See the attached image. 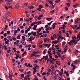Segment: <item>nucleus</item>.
<instances>
[{
	"instance_id": "nucleus-5",
	"label": "nucleus",
	"mask_w": 80,
	"mask_h": 80,
	"mask_svg": "<svg viewBox=\"0 0 80 80\" xmlns=\"http://www.w3.org/2000/svg\"><path fill=\"white\" fill-rule=\"evenodd\" d=\"M80 22V18L77 19L76 21H75V22L76 23H79V22Z\"/></svg>"
},
{
	"instance_id": "nucleus-32",
	"label": "nucleus",
	"mask_w": 80,
	"mask_h": 80,
	"mask_svg": "<svg viewBox=\"0 0 80 80\" xmlns=\"http://www.w3.org/2000/svg\"><path fill=\"white\" fill-rule=\"evenodd\" d=\"M37 32H34V33L33 34V35H34V36H35V37H37Z\"/></svg>"
},
{
	"instance_id": "nucleus-41",
	"label": "nucleus",
	"mask_w": 80,
	"mask_h": 80,
	"mask_svg": "<svg viewBox=\"0 0 80 80\" xmlns=\"http://www.w3.org/2000/svg\"><path fill=\"white\" fill-rule=\"evenodd\" d=\"M45 5V6L46 7H49L47 3H46Z\"/></svg>"
},
{
	"instance_id": "nucleus-31",
	"label": "nucleus",
	"mask_w": 80,
	"mask_h": 80,
	"mask_svg": "<svg viewBox=\"0 0 80 80\" xmlns=\"http://www.w3.org/2000/svg\"><path fill=\"white\" fill-rule=\"evenodd\" d=\"M26 44H27V43L25 42H24L22 43V45H26Z\"/></svg>"
},
{
	"instance_id": "nucleus-62",
	"label": "nucleus",
	"mask_w": 80,
	"mask_h": 80,
	"mask_svg": "<svg viewBox=\"0 0 80 80\" xmlns=\"http://www.w3.org/2000/svg\"><path fill=\"white\" fill-rule=\"evenodd\" d=\"M5 8L6 9V10H8V7H7V6L6 5H5Z\"/></svg>"
},
{
	"instance_id": "nucleus-53",
	"label": "nucleus",
	"mask_w": 80,
	"mask_h": 80,
	"mask_svg": "<svg viewBox=\"0 0 80 80\" xmlns=\"http://www.w3.org/2000/svg\"><path fill=\"white\" fill-rule=\"evenodd\" d=\"M39 47L40 48H42V47H43V45H39Z\"/></svg>"
},
{
	"instance_id": "nucleus-45",
	"label": "nucleus",
	"mask_w": 80,
	"mask_h": 80,
	"mask_svg": "<svg viewBox=\"0 0 80 80\" xmlns=\"http://www.w3.org/2000/svg\"><path fill=\"white\" fill-rule=\"evenodd\" d=\"M3 69L4 70H7V67H4L3 68Z\"/></svg>"
},
{
	"instance_id": "nucleus-28",
	"label": "nucleus",
	"mask_w": 80,
	"mask_h": 80,
	"mask_svg": "<svg viewBox=\"0 0 80 80\" xmlns=\"http://www.w3.org/2000/svg\"><path fill=\"white\" fill-rule=\"evenodd\" d=\"M4 47H5V50H7L8 49H7V46H4Z\"/></svg>"
},
{
	"instance_id": "nucleus-60",
	"label": "nucleus",
	"mask_w": 80,
	"mask_h": 80,
	"mask_svg": "<svg viewBox=\"0 0 80 80\" xmlns=\"http://www.w3.org/2000/svg\"><path fill=\"white\" fill-rule=\"evenodd\" d=\"M54 68H55V67L53 66L52 68H51V69L52 70H53V69H54Z\"/></svg>"
},
{
	"instance_id": "nucleus-49",
	"label": "nucleus",
	"mask_w": 80,
	"mask_h": 80,
	"mask_svg": "<svg viewBox=\"0 0 80 80\" xmlns=\"http://www.w3.org/2000/svg\"><path fill=\"white\" fill-rule=\"evenodd\" d=\"M66 35H67V37H70V36H69V35H68V33H66Z\"/></svg>"
},
{
	"instance_id": "nucleus-14",
	"label": "nucleus",
	"mask_w": 80,
	"mask_h": 80,
	"mask_svg": "<svg viewBox=\"0 0 80 80\" xmlns=\"http://www.w3.org/2000/svg\"><path fill=\"white\" fill-rule=\"evenodd\" d=\"M77 27V25H75L73 26V27H72V28H73V29H75Z\"/></svg>"
},
{
	"instance_id": "nucleus-10",
	"label": "nucleus",
	"mask_w": 80,
	"mask_h": 80,
	"mask_svg": "<svg viewBox=\"0 0 80 80\" xmlns=\"http://www.w3.org/2000/svg\"><path fill=\"white\" fill-rule=\"evenodd\" d=\"M20 37H21V34H19V35L17 37V38L18 39V40H19V39H20Z\"/></svg>"
},
{
	"instance_id": "nucleus-38",
	"label": "nucleus",
	"mask_w": 80,
	"mask_h": 80,
	"mask_svg": "<svg viewBox=\"0 0 80 80\" xmlns=\"http://www.w3.org/2000/svg\"><path fill=\"white\" fill-rule=\"evenodd\" d=\"M65 58V57L64 55L63 56L61 57V58H62V59H64V58Z\"/></svg>"
},
{
	"instance_id": "nucleus-35",
	"label": "nucleus",
	"mask_w": 80,
	"mask_h": 80,
	"mask_svg": "<svg viewBox=\"0 0 80 80\" xmlns=\"http://www.w3.org/2000/svg\"><path fill=\"white\" fill-rule=\"evenodd\" d=\"M39 24H41L42 23V21H38V25H39Z\"/></svg>"
},
{
	"instance_id": "nucleus-4",
	"label": "nucleus",
	"mask_w": 80,
	"mask_h": 80,
	"mask_svg": "<svg viewBox=\"0 0 80 80\" xmlns=\"http://www.w3.org/2000/svg\"><path fill=\"white\" fill-rule=\"evenodd\" d=\"M9 74L10 75H11V76H10L11 77H13V73L12 72V71H10L9 72Z\"/></svg>"
},
{
	"instance_id": "nucleus-52",
	"label": "nucleus",
	"mask_w": 80,
	"mask_h": 80,
	"mask_svg": "<svg viewBox=\"0 0 80 80\" xmlns=\"http://www.w3.org/2000/svg\"><path fill=\"white\" fill-rule=\"evenodd\" d=\"M38 22H34L33 23L35 25V24H37V23L38 24Z\"/></svg>"
},
{
	"instance_id": "nucleus-37",
	"label": "nucleus",
	"mask_w": 80,
	"mask_h": 80,
	"mask_svg": "<svg viewBox=\"0 0 80 80\" xmlns=\"http://www.w3.org/2000/svg\"><path fill=\"white\" fill-rule=\"evenodd\" d=\"M51 40H54L55 39V38H53L52 36H51Z\"/></svg>"
},
{
	"instance_id": "nucleus-23",
	"label": "nucleus",
	"mask_w": 80,
	"mask_h": 80,
	"mask_svg": "<svg viewBox=\"0 0 80 80\" xmlns=\"http://www.w3.org/2000/svg\"><path fill=\"white\" fill-rule=\"evenodd\" d=\"M7 15H8L9 17H11V13L8 12L7 13Z\"/></svg>"
},
{
	"instance_id": "nucleus-21",
	"label": "nucleus",
	"mask_w": 80,
	"mask_h": 80,
	"mask_svg": "<svg viewBox=\"0 0 80 80\" xmlns=\"http://www.w3.org/2000/svg\"><path fill=\"white\" fill-rule=\"evenodd\" d=\"M80 33L78 34V35L77 36V38H79V39H80Z\"/></svg>"
},
{
	"instance_id": "nucleus-25",
	"label": "nucleus",
	"mask_w": 80,
	"mask_h": 80,
	"mask_svg": "<svg viewBox=\"0 0 80 80\" xmlns=\"http://www.w3.org/2000/svg\"><path fill=\"white\" fill-rule=\"evenodd\" d=\"M46 75V72H42V75Z\"/></svg>"
},
{
	"instance_id": "nucleus-11",
	"label": "nucleus",
	"mask_w": 80,
	"mask_h": 80,
	"mask_svg": "<svg viewBox=\"0 0 80 80\" xmlns=\"http://www.w3.org/2000/svg\"><path fill=\"white\" fill-rule=\"evenodd\" d=\"M52 18H47V20L48 21H50V20H52Z\"/></svg>"
},
{
	"instance_id": "nucleus-36",
	"label": "nucleus",
	"mask_w": 80,
	"mask_h": 80,
	"mask_svg": "<svg viewBox=\"0 0 80 80\" xmlns=\"http://www.w3.org/2000/svg\"><path fill=\"white\" fill-rule=\"evenodd\" d=\"M28 78H27V76H25L24 79V80H28Z\"/></svg>"
},
{
	"instance_id": "nucleus-56",
	"label": "nucleus",
	"mask_w": 80,
	"mask_h": 80,
	"mask_svg": "<svg viewBox=\"0 0 80 80\" xmlns=\"http://www.w3.org/2000/svg\"><path fill=\"white\" fill-rule=\"evenodd\" d=\"M7 17H5L3 18V20H7Z\"/></svg>"
},
{
	"instance_id": "nucleus-51",
	"label": "nucleus",
	"mask_w": 80,
	"mask_h": 80,
	"mask_svg": "<svg viewBox=\"0 0 80 80\" xmlns=\"http://www.w3.org/2000/svg\"><path fill=\"white\" fill-rule=\"evenodd\" d=\"M34 63H38V61L35 60L34 61Z\"/></svg>"
},
{
	"instance_id": "nucleus-26",
	"label": "nucleus",
	"mask_w": 80,
	"mask_h": 80,
	"mask_svg": "<svg viewBox=\"0 0 80 80\" xmlns=\"http://www.w3.org/2000/svg\"><path fill=\"white\" fill-rule=\"evenodd\" d=\"M48 72H52V69H48Z\"/></svg>"
},
{
	"instance_id": "nucleus-17",
	"label": "nucleus",
	"mask_w": 80,
	"mask_h": 80,
	"mask_svg": "<svg viewBox=\"0 0 80 80\" xmlns=\"http://www.w3.org/2000/svg\"><path fill=\"white\" fill-rule=\"evenodd\" d=\"M78 51L77 50H76L74 52V53L76 54V55H77L78 53Z\"/></svg>"
},
{
	"instance_id": "nucleus-61",
	"label": "nucleus",
	"mask_w": 80,
	"mask_h": 80,
	"mask_svg": "<svg viewBox=\"0 0 80 80\" xmlns=\"http://www.w3.org/2000/svg\"><path fill=\"white\" fill-rule=\"evenodd\" d=\"M17 25H18V26H20V25H21V23H19V22H18Z\"/></svg>"
},
{
	"instance_id": "nucleus-8",
	"label": "nucleus",
	"mask_w": 80,
	"mask_h": 80,
	"mask_svg": "<svg viewBox=\"0 0 80 80\" xmlns=\"http://www.w3.org/2000/svg\"><path fill=\"white\" fill-rule=\"evenodd\" d=\"M53 22V21H52L48 23V25H49V26H50V25H51V24H52V22Z\"/></svg>"
},
{
	"instance_id": "nucleus-27",
	"label": "nucleus",
	"mask_w": 80,
	"mask_h": 80,
	"mask_svg": "<svg viewBox=\"0 0 80 80\" xmlns=\"http://www.w3.org/2000/svg\"><path fill=\"white\" fill-rule=\"evenodd\" d=\"M19 71H20V72H23V70H23V69H19Z\"/></svg>"
},
{
	"instance_id": "nucleus-57",
	"label": "nucleus",
	"mask_w": 80,
	"mask_h": 80,
	"mask_svg": "<svg viewBox=\"0 0 80 80\" xmlns=\"http://www.w3.org/2000/svg\"><path fill=\"white\" fill-rule=\"evenodd\" d=\"M8 53H9L10 52H11V50L10 49H9L7 51Z\"/></svg>"
},
{
	"instance_id": "nucleus-29",
	"label": "nucleus",
	"mask_w": 80,
	"mask_h": 80,
	"mask_svg": "<svg viewBox=\"0 0 80 80\" xmlns=\"http://www.w3.org/2000/svg\"><path fill=\"white\" fill-rule=\"evenodd\" d=\"M39 8H40V9H41L42 8H43V6H42L41 5H39Z\"/></svg>"
},
{
	"instance_id": "nucleus-63",
	"label": "nucleus",
	"mask_w": 80,
	"mask_h": 80,
	"mask_svg": "<svg viewBox=\"0 0 80 80\" xmlns=\"http://www.w3.org/2000/svg\"><path fill=\"white\" fill-rule=\"evenodd\" d=\"M72 67H73L72 69H73V70H75V66H72Z\"/></svg>"
},
{
	"instance_id": "nucleus-16",
	"label": "nucleus",
	"mask_w": 80,
	"mask_h": 80,
	"mask_svg": "<svg viewBox=\"0 0 80 80\" xmlns=\"http://www.w3.org/2000/svg\"><path fill=\"white\" fill-rule=\"evenodd\" d=\"M44 41L45 43H46V42H47L48 41V39L45 38L44 39Z\"/></svg>"
},
{
	"instance_id": "nucleus-19",
	"label": "nucleus",
	"mask_w": 80,
	"mask_h": 80,
	"mask_svg": "<svg viewBox=\"0 0 80 80\" xmlns=\"http://www.w3.org/2000/svg\"><path fill=\"white\" fill-rule=\"evenodd\" d=\"M24 20L26 21V22H29V21H30V19H28V18H27L26 19H25Z\"/></svg>"
},
{
	"instance_id": "nucleus-42",
	"label": "nucleus",
	"mask_w": 80,
	"mask_h": 80,
	"mask_svg": "<svg viewBox=\"0 0 80 80\" xmlns=\"http://www.w3.org/2000/svg\"><path fill=\"white\" fill-rule=\"evenodd\" d=\"M7 33H5L4 34V36L5 37H6V36H7Z\"/></svg>"
},
{
	"instance_id": "nucleus-15",
	"label": "nucleus",
	"mask_w": 80,
	"mask_h": 80,
	"mask_svg": "<svg viewBox=\"0 0 80 80\" xmlns=\"http://www.w3.org/2000/svg\"><path fill=\"white\" fill-rule=\"evenodd\" d=\"M28 8L30 9H33L34 8V7L32 6H31L28 7Z\"/></svg>"
},
{
	"instance_id": "nucleus-34",
	"label": "nucleus",
	"mask_w": 80,
	"mask_h": 80,
	"mask_svg": "<svg viewBox=\"0 0 80 80\" xmlns=\"http://www.w3.org/2000/svg\"><path fill=\"white\" fill-rule=\"evenodd\" d=\"M37 75H38V77H41L40 74L39 73H37Z\"/></svg>"
},
{
	"instance_id": "nucleus-44",
	"label": "nucleus",
	"mask_w": 80,
	"mask_h": 80,
	"mask_svg": "<svg viewBox=\"0 0 80 80\" xmlns=\"http://www.w3.org/2000/svg\"><path fill=\"white\" fill-rule=\"evenodd\" d=\"M7 33L8 35H9L10 33V31H8Z\"/></svg>"
},
{
	"instance_id": "nucleus-43",
	"label": "nucleus",
	"mask_w": 80,
	"mask_h": 80,
	"mask_svg": "<svg viewBox=\"0 0 80 80\" xmlns=\"http://www.w3.org/2000/svg\"><path fill=\"white\" fill-rule=\"evenodd\" d=\"M34 67H39V66H38L37 64H34Z\"/></svg>"
},
{
	"instance_id": "nucleus-20",
	"label": "nucleus",
	"mask_w": 80,
	"mask_h": 80,
	"mask_svg": "<svg viewBox=\"0 0 80 80\" xmlns=\"http://www.w3.org/2000/svg\"><path fill=\"white\" fill-rule=\"evenodd\" d=\"M48 2L49 3H50L51 5H53V3L52 2L50 1H48Z\"/></svg>"
},
{
	"instance_id": "nucleus-50",
	"label": "nucleus",
	"mask_w": 80,
	"mask_h": 80,
	"mask_svg": "<svg viewBox=\"0 0 80 80\" xmlns=\"http://www.w3.org/2000/svg\"><path fill=\"white\" fill-rule=\"evenodd\" d=\"M37 10H38V11H40V12H41L42 11V10H41V9H40V8H38Z\"/></svg>"
},
{
	"instance_id": "nucleus-1",
	"label": "nucleus",
	"mask_w": 80,
	"mask_h": 80,
	"mask_svg": "<svg viewBox=\"0 0 80 80\" xmlns=\"http://www.w3.org/2000/svg\"><path fill=\"white\" fill-rule=\"evenodd\" d=\"M76 40V39H77V38H76V37L74 36V37H72V40H71L70 42H68V44H69V45H73V44H74V45H76L77 43V40H76Z\"/></svg>"
},
{
	"instance_id": "nucleus-13",
	"label": "nucleus",
	"mask_w": 80,
	"mask_h": 80,
	"mask_svg": "<svg viewBox=\"0 0 80 80\" xmlns=\"http://www.w3.org/2000/svg\"><path fill=\"white\" fill-rule=\"evenodd\" d=\"M56 64H57V65H60V62L58 61H57L56 62Z\"/></svg>"
},
{
	"instance_id": "nucleus-22",
	"label": "nucleus",
	"mask_w": 80,
	"mask_h": 80,
	"mask_svg": "<svg viewBox=\"0 0 80 80\" xmlns=\"http://www.w3.org/2000/svg\"><path fill=\"white\" fill-rule=\"evenodd\" d=\"M66 5H68V7H70V3H66Z\"/></svg>"
},
{
	"instance_id": "nucleus-6",
	"label": "nucleus",
	"mask_w": 80,
	"mask_h": 80,
	"mask_svg": "<svg viewBox=\"0 0 80 80\" xmlns=\"http://www.w3.org/2000/svg\"><path fill=\"white\" fill-rule=\"evenodd\" d=\"M62 80H66V78L65 76H62L61 78Z\"/></svg>"
},
{
	"instance_id": "nucleus-54",
	"label": "nucleus",
	"mask_w": 80,
	"mask_h": 80,
	"mask_svg": "<svg viewBox=\"0 0 80 80\" xmlns=\"http://www.w3.org/2000/svg\"><path fill=\"white\" fill-rule=\"evenodd\" d=\"M52 28H51V27H50V26H49L48 27V29H49L50 30H52Z\"/></svg>"
},
{
	"instance_id": "nucleus-12",
	"label": "nucleus",
	"mask_w": 80,
	"mask_h": 80,
	"mask_svg": "<svg viewBox=\"0 0 80 80\" xmlns=\"http://www.w3.org/2000/svg\"><path fill=\"white\" fill-rule=\"evenodd\" d=\"M52 53H50L49 54V56L50 58H52Z\"/></svg>"
},
{
	"instance_id": "nucleus-55",
	"label": "nucleus",
	"mask_w": 80,
	"mask_h": 80,
	"mask_svg": "<svg viewBox=\"0 0 80 80\" xmlns=\"http://www.w3.org/2000/svg\"><path fill=\"white\" fill-rule=\"evenodd\" d=\"M12 62L13 63H14L15 62V59H12Z\"/></svg>"
},
{
	"instance_id": "nucleus-40",
	"label": "nucleus",
	"mask_w": 80,
	"mask_h": 80,
	"mask_svg": "<svg viewBox=\"0 0 80 80\" xmlns=\"http://www.w3.org/2000/svg\"><path fill=\"white\" fill-rule=\"evenodd\" d=\"M33 38V36H31L30 38H29V40H32V38Z\"/></svg>"
},
{
	"instance_id": "nucleus-18",
	"label": "nucleus",
	"mask_w": 80,
	"mask_h": 80,
	"mask_svg": "<svg viewBox=\"0 0 80 80\" xmlns=\"http://www.w3.org/2000/svg\"><path fill=\"white\" fill-rule=\"evenodd\" d=\"M21 77L22 78H24V75L23 74H20Z\"/></svg>"
},
{
	"instance_id": "nucleus-33",
	"label": "nucleus",
	"mask_w": 80,
	"mask_h": 80,
	"mask_svg": "<svg viewBox=\"0 0 80 80\" xmlns=\"http://www.w3.org/2000/svg\"><path fill=\"white\" fill-rule=\"evenodd\" d=\"M73 7H74V8H77V5H74L73 6Z\"/></svg>"
},
{
	"instance_id": "nucleus-64",
	"label": "nucleus",
	"mask_w": 80,
	"mask_h": 80,
	"mask_svg": "<svg viewBox=\"0 0 80 80\" xmlns=\"http://www.w3.org/2000/svg\"><path fill=\"white\" fill-rule=\"evenodd\" d=\"M12 40H16V38H15V37L13 38Z\"/></svg>"
},
{
	"instance_id": "nucleus-59",
	"label": "nucleus",
	"mask_w": 80,
	"mask_h": 80,
	"mask_svg": "<svg viewBox=\"0 0 80 80\" xmlns=\"http://www.w3.org/2000/svg\"><path fill=\"white\" fill-rule=\"evenodd\" d=\"M73 62L75 63H77V62H78V61H73Z\"/></svg>"
},
{
	"instance_id": "nucleus-39",
	"label": "nucleus",
	"mask_w": 80,
	"mask_h": 80,
	"mask_svg": "<svg viewBox=\"0 0 80 80\" xmlns=\"http://www.w3.org/2000/svg\"><path fill=\"white\" fill-rule=\"evenodd\" d=\"M43 45H45V47H47L48 45V44H43Z\"/></svg>"
},
{
	"instance_id": "nucleus-48",
	"label": "nucleus",
	"mask_w": 80,
	"mask_h": 80,
	"mask_svg": "<svg viewBox=\"0 0 80 80\" xmlns=\"http://www.w3.org/2000/svg\"><path fill=\"white\" fill-rule=\"evenodd\" d=\"M51 45V44L49 43V45L48 46V48H50V46Z\"/></svg>"
},
{
	"instance_id": "nucleus-2",
	"label": "nucleus",
	"mask_w": 80,
	"mask_h": 80,
	"mask_svg": "<svg viewBox=\"0 0 80 80\" xmlns=\"http://www.w3.org/2000/svg\"><path fill=\"white\" fill-rule=\"evenodd\" d=\"M40 52H32V54H31V57H35V54H37V53H39Z\"/></svg>"
},
{
	"instance_id": "nucleus-58",
	"label": "nucleus",
	"mask_w": 80,
	"mask_h": 80,
	"mask_svg": "<svg viewBox=\"0 0 80 80\" xmlns=\"http://www.w3.org/2000/svg\"><path fill=\"white\" fill-rule=\"evenodd\" d=\"M23 18H21L20 19L19 21H23Z\"/></svg>"
},
{
	"instance_id": "nucleus-7",
	"label": "nucleus",
	"mask_w": 80,
	"mask_h": 80,
	"mask_svg": "<svg viewBox=\"0 0 80 80\" xmlns=\"http://www.w3.org/2000/svg\"><path fill=\"white\" fill-rule=\"evenodd\" d=\"M64 73L65 74H66V76H68H68H69V73H68V72L65 71L64 72Z\"/></svg>"
},
{
	"instance_id": "nucleus-3",
	"label": "nucleus",
	"mask_w": 80,
	"mask_h": 80,
	"mask_svg": "<svg viewBox=\"0 0 80 80\" xmlns=\"http://www.w3.org/2000/svg\"><path fill=\"white\" fill-rule=\"evenodd\" d=\"M8 28V26L7 25H5V28H3L2 29L4 31H5V29H7Z\"/></svg>"
},
{
	"instance_id": "nucleus-47",
	"label": "nucleus",
	"mask_w": 80,
	"mask_h": 80,
	"mask_svg": "<svg viewBox=\"0 0 80 80\" xmlns=\"http://www.w3.org/2000/svg\"><path fill=\"white\" fill-rule=\"evenodd\" d=\"M65 9L66 10V11H67V10H68V7H66L65 8Z\"/></svg>"
},
{
	"instance_id": "nucleus-46",
	"label": "nucleus",
	"mask_w": 80,
	"mask_h": 80,
	"mask_svg": "<svg viewBox=\"0 0 80 80\" xmlns=\"http://www.w3.org/2000/svg\"><path fill=\"white\" fill-rule=\"evenodd\" d=\"M19 48H23V46L22 45H20L19 46Z\"/></svg>"
},
{
	"instance_id": "nucleus-9",
	"label": "nucleus",
	"mask_w": 80,
	"mask_h": 80,
	"mask_svg": "<svg viewBox=\"0 0 80 80\" xmlns=\"http://www.w3.org/2000/svg\"><path fill=\"white\" fill-rule=\"evenodd\" d=\"M47 51V50L45 49L44 51L43 52V54H44V55H45V54H46V52Z\"/></svg>"
},
{
	"instance_id": "nucleus-30",
	"label": "nucleus",
	"mask_w": 80,
	"mask_h": 80,
	"mask_svg": "<svg viewBox=\"0 0 80 80\" xmlns=\"http://www.w3.org/2000/svg\"><path fill=\"white\" fill-rule=\"evenodd\" d=\"M43 36L44 37H47V34H43Z\"/></svg>"
},
{
	"instance_id": "nucleus-24",
	"label": "nucleus",
	"mask_w": 80,
	"mask_h": 80,
	"mask_svg": "<svg viewBox=\"0 0 80 80\" xmlns=\"http://www.w3.org/2000/svg\"><path fill=\"white\" fill-rule=\"evenodd\" d=\"M32 47L33 48H36V47H37L36 46V45L34 44L33 45H32Z\"/></svg>"
}]
</instances>
